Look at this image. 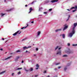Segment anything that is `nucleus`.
Instances as JSON below:
<instances>
[{"label": "nucleus", "mask_w": 77, "mask_h": 77, "mask_svg": "<svg viewBox=\"0 0 77 77\" xmlns=\"http://www.w3.org/2000/svg\"><path fill=\"white\" fill-rule=\"evenodd\" d=\"M65 52L66 53H67V54H69L72 53H73V51H70L69 49H68V50L65 51Z\"/></svg>", "instance_id": "1"}, {"label": "nucleus", "mask_w": 77, "mask_h": 77, "mask_svg": "<svg viewBox=\"0 0 77 77\" xmlns=\"http://www.w3.org/2000/svg\"><path fill=\"white\" fill-rule=\"evenodd\" d=\"M75 30H73V29H72V32L69 33V36L70 37H72V35L75 33Z\"/></svg>", "instance_id": "2"}, {"label": "nucleus", "mask_w": 77, "mask_h": 77, "mask_svg": "<svg viewBox=\"0 0 77 77\" xmlns=\"http://www.w3.org/2000/svg\"><path fill=\"white\" fill-rule=\"evenodd\" d=\"M64 26L63 29V31H64V30H66V29H68V26H66V24H65L64 25Z\"/></svg>", "instance_id": "3"}, {"label": "nucleus", "mask_w": 77, "mask_h": 77, "mask_svg": "<svg viewBox=\"0 0 77 77\" xmlns=\"http://www.w3.org/2000/svg\"><path fill=\"white\" fill-rule=\"evenodd\" d=\"M77 23H74L73 26H74V27H73V28L72 30H75V27H76V26H77Z\"/></svg>", "instance_id": "4"}, {"label": "nucleus", "mask_w": 77, "mask_h": 77, "mask_svg": "<svg viewBox=\"0 0 77 77\" xmlns=\"http://www.w3.org/2000/svg\"><path fill=\"white\" fill-rule=\"evenodd\" d=\"M31 47H32V46H28V47H24L23 48V50H26V49H28V48H31Z\"/></svg>", "instance_id": "5"}, {"label": "nucleus", "mask_w": 77, "mask_h": 77, "mask_svg": "<svg viewBox=\"0 0 77 77\" xmlns=\"http://www.w3.org/2000/svg\"><path fill=\"white\" fill-rule=\"evenodd\" d=\"M57 54H59V55H61V50H58V51H57Z\"/></svg>", "instance_id": "6"}, {"label": "nucleus", "mask_w": 77, "mask_h": 77, "mask_svg": "<svg viewBox=\"0 0 77 77\" xmlns=\"http://www.w3.org/2000/svg\"><path fill=\"white\" fill-rule=\"evenodd\" d=\"M41 34V32L40 31H38L37 32V35L36 36L37 38H38L39 36V35Z\"/></svg>", "instance_id": "7"}, {"label": "nucleus", "mask_w": 77, "mask_h": 77, "mask_svg": "<svg viewBox=\"0 0 77 77\" xmlns=\"http://www.w3.org/2000/svg\"><path fill=\"white\" fill-rule=\"evenodd\" d=\"M58 2V0H52L51 1V3H54V2Z\"/></svg>", "instance_id": "8"}, {"label": "nucleus", "mask_w": 77, "mask_h": 77, "mask_svg": "<svg viewBox=\"0 0 77 77\" xmlns=\"http://www.w3.org/2000/svg\"><path fill=\"white\" fill-rule=\"evenodd\" d=\"M19 32H20V31H17V32H16L15 33H14L13 34V35L14 36H15V35H16L18 33H19Z\"/></svg>", "instance_id": "9"}, {"label": "nucleus", "mask_w": 77, "mask_h": 77, "mask_svg": "<svg viewBox=\"0 0 77 77\" xmlns=\"http://www.w3.org/2000/svg\"><path fill=\"white\" fill-rule=\"evenodd\" d=\"M33 9H32V7L30 8V9H29V11H29V14H30V13L31 12V11H33Z\"/></svg>", "instance_id": "10"}, {"label": "nucleus", "mask_w": 77, "mask_h": 77, "mask_svg": "<svg viewBox=\"0 0 77 77\" xmlns=\"http://www.w3.org/2000/svg\"><path fill=\"white\" fill-rule=\"evenodd\" d=\"M24 69L25 71H26V72H28V71H29V69H26V67H24Z\"/></svg>", "instance_id": "11"}, {"label": "nucleus", "mask_w": 77, "mask_h": 77, "mask_svg": "<svg viewBox=\"0 0 77 77\" xmlns=\"http://www.w3.org/2000/svg\"><path fill=\"white\" fill-rule=\"evenodd\" d=\"M61 30H62V29H57L55 30V32H57L58 31H61Z\"/></svg>", "instance_id": "12"}, {"label": "nucleus", "mask_w": 77, "mask_h": 77, "mask_svg": "<svg viewBox=\"0 0 77 77\" xmlns=\"http://www.w3.org/2000/svg\"><path fill=\"white\" fill-rule=\"evenodd\" d=\"M20 58V57L19 56H17L16 57V58L15 60V61H17L18 60V59Z\"/></svg>", "instance_id": "13"}, {"label": "nucleus", "mask_w": 77, "mask_h": 77, "mask_svg": "<svg viewBox=\"0 0 77 77\" xmlns=\"http://www.w3.org/2000/svg\"><path fill=\"white\" fill-rule=\"evenodd\" d=\"M36 67H37V68H35L36 69H38V68H39V65H38V64H37L36 65Z\"/></svg>", "instance_id": "14"}, {"label": "nucleus", "mask_w": 77, "mask_h": 77, "mask_svg": "<svg viewBox=\"0 0 77 77\" xmlns=\"http://www.w3.org/2000/svg\"><path fill=\"white\" fill-rule=\"evenodd\" d=\"M77 9V6H76L75 7H73L72 8L70 9L71 10V9Z\"/></svg>", "instance_id": "15"}, {"label": "nucleus", "mask_w": 77, "mask_h": 77, "mask_svg": "<svg viewBox=\"0 0 77 77\" xmlns=\"http://www.w3.org/2000/svg\"><path fill=\"white\" fill-rule=\"evenodd\" d=\"M60 36H62L63 38H65V36L64 34H63L62 35H60Z\"/></svg>", "instance_id": "16"}, {"label": "nucleus", "mask_w": 77, "mask_h": 77, "mask_svg": "<svg viewBox=\"0 0 77 77\" xmlns=\"http://www.w3.org/2000/svg\"><path fill=\"white\" fill-rule=\"evenodd\" d=\"M5 71H3L1 72H0V75L3 74H4V73H5Z\"/></svg>", "instance_id": "17"}, {"label": "nucleus", "mask_w": 77, "mask_h": 77, "mask_svg": "<svg viewBox=\"0 0 77 77\" xmlns=\"http://www.w3.org/2000/svg\"><path fill=\"white\" fill-rule=\"evenodd\" d=\"M66 69H67V67L65 66L64 67V70L65 71H66Z\"/></svg>", "instance_id": "18"}, {"label": "nucleus", "mask_w": 77, "mask_h": 77, "mask_svg": "<svg viewBox=\"0 0 77 77\" xmlns=\"http://www.w3.org/2000/svg\"><path fill=\"white\" fill-rule=\"evenodd\" d=\"M33 70V68H31L30 69H29V71H32V70Z\"/></svg>", "instance_id": "19"}, {"label": "nucleus", "mask_w": 77, "mask_h": 77, "mask_svg": "<svg viewBox=\"0 0 77 77\" xmlns=\"http://www.w3.org/2000/svg\"><path fill=\"white\" fill-rule=\"evenodd\" d=\"M27 39V37L25 38H24V39H22V41H25V40H26Z\"/></svg>", "instance_id": "20"}, {"label": "nucleus", "mask_w": 77, "mask_h": 77, "mask_svg": "<svg viewBox=\"0 0 77 77\" xmlns=\"http://www.w3.org/2000/svg\"><path fill=\"white\" fill-rule=\"evenodd\" d=\"M72 45L73 47H75V46H77V44H72Z\"/></svg>", "instance_id": "21"}, {"label": "nucleus", "mask_w": 77, "mask_h": 77, "mask_svg": "<svg viewBox=\"0 0 77 77\" xmlns=\"http://www.w3.org/2000/svg\"><path fill=\"white\" fill-rule=\"evenodd\" d=\"M63 57H68V55H64Z\"/></svg>", "instance_id": "22"}, {"label": "nucleus", "mask_w": 77, "mask_h": 77, "mask_svg": "<svg viewBox=\"0 0 77 77\" xmlns=\"http://www.w3.org/2000/svg\"><path fill=\"white\" fill-rule=\"evenodd\" d=\"M23 68H18L17 69V70H19V69H22Z\"/></svg>", "instance_id": "23"}, {"label": "nucleus", "mask_w": 77, "mask_h": 77, "mask_svg": "<svg viewBox=\"0 0 77 77\" xmlns=\"http://www.w3.org/2000/svg\"><path fill=\"white\" fill-rule=\"evenodd\" d=\"M41 9H42V8L41 7V8H39V11H41Z\"/></svg>", "instance_id": "24"}, {"label": "nucleus", "mask_w": 77, "mask_h": 77, "mask_svg": "<svg viewBox=\"0 0 77 77\" xmlns=\"http://www.w3.org/2000/svg\"><path fill=\"white\" fill-rule=\"evenodd\" d=\"M9 58H11V57H8L7 58L5 59L4 60H7V59H9Z\"/></svg>", "instance_id": "25"}, {"label": "nucleus", "mask_w": 77, "mask_h": 77, "mask_svg": "<svg viewBox=\"0 0 77 77\" xmlns=\"http://www.w3.org/2000/svg\"><path fill=\"white\" fill-rule=\"evenodd\" d=\"M21 74V72L20 71L17 73L18 75H19V74Z\"/></svg>", "instance_id": "26"}, {"label": "nucleus", "mask_w": 77, "mask_h": 77, "mask_svg": "<svg viewBox=\"0 0 77 77\" xmlns=\"http://www.w3.org/2000/svg\"><path fill=\"white\" fill-rule=\"evenodd\" d=\"M19 52H20V50L16 51V53H18Z\"/></svg>", "instance_id": "27"}, {"label": "nucleus", "mask_w": 77, "mask_h": 77, "mask_svg": "<svg viewBox=\"0 0 77 77\" xmlns=\"http://www.w3.org/2000/svg\"><path fill=\"white\" fill-rule=\"evenodd\" d=\"M28 26V24H27V26L23 27V29H26V27H27V26Z\"/></svg>", "instance_id": "28"}, {"label": "nucleus", "mask_w": 77, "mask_h": 77, "mask_svg": "<svg viewBox=\"0 0 77 77\" xmlns=\"http://www.w3.org/2000/svg\"><path fill=\"white\" fill-rule=\"evenodd\" d=\"M28 26V24H27V26L23 27V29H26V27H27V26Z\"/></svg>", "instance_id": "29"}, {"label": "nucleus", "mask_w": 77, "mask_h": 77, "mask_svg": "<svg viewBox=\"0 0 77 77\" xmlns=\"http://www.w3.org/2000/svg\"><path fill=\"white\" fill-rule=\"evenodd\" d=\"M58 47H59V46H57V47L55 49V50H57V49L58 48Z\"/></svg>", "instance_id": "30"}, {"label": "nucleus", "mask_w": 77, "mask_h": 77, "mask_svg": "<svg viewBox=\"0 0 77 77\" xmlns=\"http://www.w3.org/2000/svg\"><path fill=\"white\" fill-rule=\"evenodd\" d=\"M60 64V63H57L56 64V65H59V64Z\"/></svg>", "instance_id": "31"}, {"label": "nucleus", "mask_w": 77, "mask_h": 77, "mask_svg": "<svg viewBox=\"0 0 77 77\" xmlns=\"http://www.w3.org/2000/svg\"><path fill=\"white\" fill-rule=\"evenodd\" d=\"M71 65L70 63H69L67 64V66H69Z\"/></svg>", "instance_id": "32"}, {"label": "nucleus", "mask_w": 77, "mask_h": 77, "mask_svg": "<svg viewBox=\"0 0 77 77\" xmlns=\"http://www.w3.org/2000/svg\"><path fill=\"white\" fill-rule=\"evenodd\" d=\"M50 2V0H47L46 1L47 3H48Z\"/></svg>", "instance_id": "33"}, {"label": "nucleus", "mask_w": 77, "mask_h": 77, "mask_svg": "<svg viewBox=\"0 0 77 77\" xmlns=\"http://www.w3.org/2000/svg\"><path fill=\"white\" fill-rule=\"evenodd\" d=\"M75 11H76V10H73V11H72V12H75Z\"/></svg>", "instance_id": "34"}, {"label": "nucleus", "mask_w": 77, "mask_h": 77, "mask_svg": "<svg viewBox=\"0 0 77 77\" xmlns=\"http://www.w3.org/2000/svg\"><path fill=\"white\" fill-rule=\"evenodd\" d=\"M5 15V14H2V17H3V15Z\"/></svg>", "instance_id": "35"}, {"label": "nucleus", "mask_w": 77, "mask_h": 77, "mask_svg": "<svg viewBox=\"0 0 77 77\" xmlns=\"http://www.w3.org/2000/svg\"><path fill=\"white\" fill-rule=\"evenodd\" d=\"M67 45L68 46H69V45H70V44L68 43L67 44Z\"/></svg>", "instance_id": "36"}, {"label": "nucleus", "mask_w": 77, "mask_h": 77, "mask_svg": "<svg viewBox=\"0 0 77 77\" xmlns=\"http://www.w3.org/2000/svg\"><path fill=\"white\" fill-rule=\"evenodd\" d=\"M52 10V9H51H51H49V11H51Z\"/></svg>", "instance_id": "37"}, {"label": "nucleus", "mask_w": 77, "mask_h": 77, "mask_svg": "<svg viewBox=\"0 0 77 77\" xmlns=\"http://www.w3.org/2000/svg\"><path fill=\"white\" fill-rule=\"evenodd\" d=\"M46 72H47V71H44V73H46Z\"/></svg>", "instance_id": "38"}, {"label": "nucleus", "mask_w": 77, "mask_h": 77, "mask_svg": "<svg viewBox=\"0 0 77 77\" xmlns=\"http://www.w3.org/2000/svg\"><path fill=\"white\" fill-rule=\"evenodd\" d=\"M12 8H11V9L10 10H9V11H12Z\"/></svg>", "instance_id": "39"}, {"label": "nucleus", "mask_w": 77, "mask_h": 77, "mask_svg": "<svg viewBox=\"0 0 77 77\" xmlns=\"http://www.w3.org/2000/svg\"><path fill=\"white\" fill-rule=\"evenodd\" d=\"M36 51H38V48H36Z\"/></svg>", "instance_id": "40"}, {"label": "nucleus", "mask_w": 77, "mask_h": 77, "mask_svg": "<svg viewBox=\"0 0 77 77\" xmlns=\"http://www.w3.org/2000/svg\"><path fill=\"white\" fill-rule=\"evenodd\" d=\"M69 20V18H68V19L66 20V21H67Z\"/></svg>", "instance_id": "41"}, {"label": "nucleus", "mask_w": 77, "mask_h": 77, "mask_svg": "<svg viewBox=\"0 0 77 77\" xmlns=\"http://www.w3.org/2000/svg\"><path fill=\"white\" fill-rule=\"evenodd\" d=\"M61 68V67L60 66V67H58V69H60V68Z\"/></svg>", "instance_id": "42"}, {"label": "nucleus", "mask_w": 77, "mask_h": 77, "mask_svg": "<svg viewBox=\"0 0 77 77\" xmlns=\"http://www.w3.org/2000/svg\"><path fill=\"white\" fill-rule=\"evenodd\" d=\"M44 14H47V12H44Z\"/></svg>", "instance_id": "43"}, {"label": "nucleus", "mask_w": 77, "mask_h": 77, "mask_svg": "<svg viewBox=\"0 0 77 77\" xmlns=\"http://www.w3.org/2000/svg\"><path fill=\"white\" fill-rule=\"evenodd\" d=\"M14 73H12V76H14Z\"/></svg>", "instance_id": "44"}, {"label": "nucleus", "mask_w": 77, "mask_h": 77, "mask_svg": "<svg viewBox=\"0 0 77 77\" xmlns=\"http://www.w3.org/2000/svg\"><path fill=\"white\" fill-rule=\"evenodd\" d=\"M69 17H70V15H69V17H68V18H69Z\"/></svg>", "instance_id": "45"}, {"label": "nucleus", "mask_w": 77, "mask_h": 77, "mask_svg": "<svg viewBox=\"0 0 77 77\" xmlns=\"http://www.w3.org/2000/svg\"><path fill=\"white\" fill-rule=\"evenodd\" d=\"M34 23V22L33 21H32V22H31V23Z\"/></svg>", "instance_id": "46"}, {"label": "nucleus", "mask_w": 77, "mask_h": 77, "mask_svg": "<svg viewBox=\"0 0 77 77\" xmlns=\"http://www.w3.org/2000/svg\"><path fill=\"white\" fill-rule=\"evenodd\" d=\"M0 50H1V51H2V50H3V49L2 48L0 49Z\"/></svg>", "instance_id": "47"}, {"label": "nucleus", "mask_w": 77, "mask_h": 77, "mask_svg": "<svg viewBox=\"0 0 77 77\" xmlns=\"http://www.w3.org/2000/svg\"><path fill=\"white\" fill-rule=\"evenodd\" d=\"M22 63H24V61L22 60Z\"/></svg>", "instance_id": "48"}, {"label": "nucleus", "mask_w": 77, "mask_h": 77, "mask_svg": "<svg viewBox=\"0 0 77 77\" xmlns=\"http://www.w3.org/2000/svg\"><path fill=\"white\" fill-rule=\"evenodd\" d=\"M24 29V28H23V27L21 28V29Z\"/></svg>", "instance_id": "49"}, {"label": "nucleus", "mask_w": 77, "mask_h": 77, "mask_svg": "<svg viewBox=\"0 0 77 77\" xmlns=\"http://www.w3.org/2000/svg\"><path fill=\"white\" fill-rule=\"evenodd\" d=\"M25 7H27V5H25Z\"/></svg>", "instance_id": "50"}, {"label": "nucleus", "mask_w": 77, "mask_h": 77, "mask_svg": "<svg viewBox=\"0 0 77 77\" xmlns=\"http://www.w3.org/2000/svg\"><path fill=\"white\" fill-rule=\"evenodd\" d=\"M61 49V48H60L58 49V50H60Z\"/></svg>", "instance_id": "51"}, {"label": "nucleus", "mask_w": 77, "mask_h": 77, "mask_svg": "<svg viewBox=\"0 0 77 77\" xmlns=\"http://www.w3.org/2000/svg\"><path fill=\"white\" fill-rule=\"evenodd\" d=\"M38 75H35V77H38Z\"/></svg>", "instance_id": "52"}, {"label": "nucleus", "mask_w": 77, "mask_h": 77, "mask_svg": "<svg viewBox=\"0 0 77 77\" xmlns=\"http://www.w3.org/2000/svg\"><path fill=\"white\" fill-rule=\"evenodd\" d=\"M27 52H28V51H27L26 50L25 53H27Z\"/></svg>", "instance_id": "53"}, {"label": "nucleus", "mask_w": 77, "mask_h": 77, "mask_svg": "<svg viewBox=\"0 0 77 77\" xmlns=\"http://www.w3.org/2000/svg\"><path fill=\"white\" fill-rule=\"evenodd\" d=\"M67 11H69V9H67Z\"/></svg>", "instance_id": "54"}, {"label": "nucleus", "mask_w": 77, "mask_h": 77, "mask_svg": "<svg viewBox=\"0 0 77 77\" xmlns=\"http://www.w3.org/2000/svg\"><path fill=\"white\" fill-rule=\"evenodd\" d=\"M34 56H36V54H34Z\"/></svg>", "instance_id": "55"}, {"label": "nucleus", "mask_w": 77, "mask_h": 77, "mask_svg": "<svg viewBox=\"0 0 77 77\" xmlns=\"http://www.w3.org/2000/svg\"><path fill=\"white\" fill-rule=\"evenodd\" d=\"M6 0H4V2H6Z\"/></svg>", "instance_id": "56"}, {"label": "nucleus", "mask_w": 77, "mask_h": 77, "mask_svg": "<svg viewBox=\"0 0 77 77\" xmlns=\"http://www.w3.org/2000/svg\"><path fill=\"white\" fill-rule=\"evenodd\" d=\"M21 32H20L19 33V34H20V33H21Z\"/></svg>", "instance_id": "57"}, {"label": "nucleus", "mask_w": 77, "mask_h": 77, "mask_svg": "<svg viewBox=\"0 0 77 77\" xmlns=\"http://www.w3.org/2000/svg\"><path fill=\"white\" fill-rule=\"evenodd\" d=\"M5 40V39L4 38H2V40Z\"/></svg>", "instance_id": "58"}, {"label": "nucleus", "mask_w": 77, "mask_h": 77, "mask_svg": "<svg viewBox=\"0 0 77 77\" xmlns=\"http://www.w3.org/2000/svg\"><path fill=\"white\" fill-rule=\"evenodd\" d=\"M48 77H50V75H48Z\"/></svg>", "instance_id": "59"}, {"label": "nucleus", "mask_w": 77, "mask_h": 77, "mask_svg": "<svg viewBox=\"0 0 77 77\" xmlns=\"http://www.w3.org/2000/svg\"><path fill=\"white\" fill-rule=\"evenodd\" d=\"M33 2H32V3H31V4H33Z\"/></svg>", "instance_id": "60"}, {"label": "nucleus", "mask_w": 77, "mask_h": 77, "mask_svg": "<svg viewBox=\"0 0 77 77\" xmlns=\"http://www.w3.org/2000/svg\"><path fill=\"white\" fill-rule=\"evenodd\" d=\"M55 69V70H56V69Z\"/></svg>", "instance_id": "61"}, {"label": "nucleus", "mask_w": 77, "mask_h": 77, "mask_svg": "<svg viewBox=\"0 0 77 77\" xmlns=\"http://www.w3.org/2000/svg\"><path fill=\"white\" fill-rule=\"evenodd\" d=\"M33 45H34V44H33Z\"/></svg>", "instance_id": "62"}, {"label": "nucleus", "mask_w": 77, "mask_h": 77, "mask_svg": "<svg viewBox=\"0 0 77 77\" xmlns=\"http://www.w3.org/2000/svg\"><path fill=\"white\" fill-rule=\"evenodd\" d=\"M42 77H43V76H42Z\"/></svg>", "instance_id": "63"}]
</instances>
